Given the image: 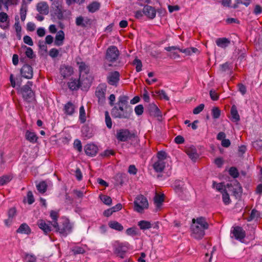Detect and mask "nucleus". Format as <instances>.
Here are the masks:
<instances>
[{"label": "nucleus", "mask_w": 262, "mask_h": 262, "mask_svg": "<svg viewBox=\"0 0 262 262\" xmlns=\"http://www.w3.org/2000/svg\"><path fill=\"white\" fill-rule=\"evenodd\" d=\"M129 97L121 95L116 105L112 109L111 115L114 118L129 119L133 114V108L128 104Z\"/></svg>", "instance_id": "f257e3e1"}, {"label": "nucleus", "mask_w": 262, "mask_h": 262, "mask_svg": "<svg viewBox=\"0 0 262 262\" xmlns=\"http://www.w3.org/2000/svg\"><path fill=\"white\" fill-rule=\"evenodd\" d=\"M209 225L204 217H199L192 219L191 226L192 236L196 239H201L205 235V230L207 229Z\"/></svg>", "instance_id": "f03ea898"}, {"label": "nucleus", "mask_w": 262, "mask_h": 262, "mask_svg": "<svg viewBox=\"0 0 262 262\" xmlns=\"http://www.w3.org/2000/svg\"><path fill=\"white\" fill-rule=\"evenodd\" d=\"M173 188L175 192L182 199L188 200L190 197L189 192L186 189L184 182L176 180L173 184Z\"/></svg>", "instance_id": "7ed1b4c3"}, {"label": "nucleus", "mask_w": 262, "mask_h": 262, "mask_svg": "<svg viewBox=\"0 0 262 262\" xmlns=\"http://www.w3.org/2000/svg\"><path fill=\"white\" fill-rule=\"evenodd\" d=\"M52 226L56 229L57 232L63 236H66L68 234H70L72 232L73 228L72 225L68 220L64 221L60 227L58 223L56 222L52 224Z\"/></svg>", "instance_id": "20e7f679"}, {"label": "nucleus", "mask_w": 262, "mask_h": 262, "mask_svg": "<svg viewBox=\"0 0 262 262\" xmlns=\"http://www.w3.org/2000/svg\"><path fill=\"white\" fill-rule=\"evenodd\" d=\"M32 85V82L28 81L27 84L19 90V92L22 95L24 100L27 102H30L34 97V94L31 89Z\"/></svg>", "instance_id": "39448f33"}, {"label": "nucleus", "mask_w": 262, "mask_h": 262, "mask_svg": "<svg viewBox=\"0 0 262 262\" xmlns=\"http://www.w3.org/2000/svg\"><path fill=\"white\" fill-rule=\"evenodd\" d=\"M148 203L143 195L137 196L134 201V210L138 212H142L144 209L147 208Z\"/></svg>", "instance_id": "423d86ee"}, {"label": "nucleus", "mask_w": 262, "mask_h": 262, "mask_svg": "<svg viewBox=\"0 0 262 262\" xmlns=\"http://www.w3.org/2000/svg\"><path fill=\"white\" fill-rule=\"evenodd\" d=\"M127 243H117L114 246V253L118 257L124 258L125 253L128 250Z\"/></svg>", "instance_id": "0eeeda50"}, {"label": "nucleus", "mask_w": 262, "mask_h": 262, "mask_svg": "<svg viewBox=\"0 0 262 262\" xmlns=\"http://www.w3.org/2000/svg\"><path fill=\"white\" fill-rule=\"evenodd\" d=\"M85 83L86 85L90 86V80L86 77L85 79H79L78 80L76 79H71L70 81L68 82V86L70 89L72 90H76L79 89L80 86L82 84Z\"/></svg>", "instance_id": "6e6552de"}, {"label": "nucleus", "mask_w": 262, "mask_h": 262, "mask_svg": "<svg viewBox=\"0 0 262 262\" xmlns=\"http://www.w3.org/2000/svg\"><path fill=\"white\" fill-rule=\"evenodd\" d=\"M119 55L118 48L115 46H112L107 49L105 57L108 61L114 62L118 59Z\"/></svg>", "instance_id": "1a4fd4ad"}, {"label": "nucleus", "mask_w": 262, "mask_h": 262, "mask_svg": "<svg viewBox=\"0 0 262 262\" xmlns=\"http://www.w3.org/2000/svg\"><path fill=\"white\" fill-rule=\"evenodd\" d=\"M116 137L118 141L125 142L133 137V134L127 129H120L117 131Z\"/></svg>", "instance_id": "9d476101"}, {"label": "nucleus", "mask_w": 262, "mask_h": 262, "mask_svg": "<svg viewBox=\"0 0 262 262\" xmlns=\"http://www.w3.org/2000/svg\"><path fill=\"white\" fill-rule=\"evenodd\" d=\"M106 91V86L104 84H99L96 90L95 95L98 98V102L103 104L105 100V94Z\"/></svg>", "instance_id": "9b49d317"}, {"label": "nucleus", "mask_w": 262, "mask_h": 262, "mask_svg": "<svg viewBox=\"0 0 262 262\" xmlns=\"http://www.w3.org/2000/svg\"><path fill=\"white\" fill-rule=\"evenodd\" d=\"M20 73L22 77L26 79H31L33 76V69L29 64H25L20 69Z\"/></svg>", "instance_id": "f8f14e48"}, {"label": "nucleus", "mask_w": 262, "mask_h": 262, "mask_svg": "<svg viewBox=\"0 0 262 262\" xmlns=\"http://www.w3.org/2000/svg\"><path fill=\"white\" fill-rule=\"evenodd\" d=\"M231 233L233 234L236 239L241 242H242L246 236L245 231L242 227L239 226L234 227L233 230L231 231Z\"/></svg>", "instance_id": "ddd939ff"}, {"label": "nucleus", "mask_w": 262, "mask_h": 262, "mask_svg": "<svg viewBox=\"0 0 262 262\" xmlns=\"http://www.w3.org/2000/svg\"><path fill=\"white\" fill-rule=\"evenodd\" d=\"M120 79V74L117 71H114L109 73L107 77L108 83L112 85H117Z\"/></svg>", "instance_id": "4468645a"}, {"label": "nucleus", "mask_w": 262, "mask_h": 262, "mask_svg": "<svg viewBox=\"0 0 262 262\" xmlns=\"http://www.w3.org/2000/svg\"><path fill=\"white\" fill-rule=\"evenodd\" d=\"M75 23L78 26L85 28L91 26L92 20L87 17H83L82 16H80L76 18Z\"/></svg>", "instance_id": "2eb2a0df"}, {"label": "nucleus", "mask_w": 262, "mask_h": 262, "mask_svg": "<svg viewBox=\"0 0 262 262\" xmlns=\"http://www.w3.org/2000/svg\"><path fill=\"white\" fill-rule=\"evenodd\" d=\"M98 147L94 144H88L84 147V151L86 155L93 157L98 152Z\"/></svg>", "instance_id": "dca6fc26"}, {"label": "nucleus", "mask_w": 262, "mask_h": 262, "mask_svg": "<svg viewBox=\"0 0 262 262\" xmlns=\"http://www.w3.org/2000/svg\"><path fill=\"white\" fill-rule=\"evenodd\" d=\"M143 14L150 19H153L156 17V10L152 6H145L143 8Z\"/></svg>", "instance_id": "f3484780"}, {"label": "nucleus", "mask_w": 262, "mask_h": 262, "mask_svg": "<svg viewBox=\"0 0 262 262\" xmlns=\"http://www.w3.org/2000/svg\"><path fill=\"white\" fill-rule=\"evenodd\" d=\"M79 64V71L80 79H83L84 74H88L90 71L89 67L84 62H77Z\"/></svg>", "instance_id": "a211bd4d"}, {"label": "nucleus", "mask_w": 262, "mask_h": 262, "mask_svg": "<svg viewBox=\"0 0 262 262\" xmlns=\"http://www.w3.org/2000/svg\"><path fill=\"white\" fill-rule=\"evenodd\" d=\"M186 152L189 158H190L193 162H195L199 158V155L197 152V150L193 146L187 147L186 149Z\"/></svg>", "instance_id": "6ab92c4d"}, {"label": "nucleus", "mask_w": 262, "mask_h": 262, "mask_svg": "<svg viewBox=\"0 0 262 262\" xmlns=\"http://www.w3.org/2000/svg\"><path fill=\"white\" fill-rule=\"evenodd\" d=\"M48 223L49 224L46 223L43 220H39L37 222V225L39 228L46 234L51 231V227L50 226V225H52V222H48Z\"/></svg>", "instance_id": "aec40b11"}, {"label": "nucleus", "mask_w": 262, "mask_h": 262, "mask_svg": "<svg viewBox=\"0 0 262 262\" xmlns=\"http://www.w3.org/2000/svg\"><path fill=\"white\" fill-rule=\"evenodd\" d=\"M73 72V68L70 66L63 65L60 67V72L64 78L70 76Z\"/></svg>", "instance_id": "412c9836"}, {"label": "nucleus", "mask_w": 262, "mask_h": 262, "mask_svg": "<svg viewBox=\"0 0 262 262\" xmlns=\"http://www.w3.org/2000/svg\"><path fill=\"white\" fill-rule=\"evenodd\" d=\"M215 43L218 47L225 49L229 46L231 41L228 38L222 37L216 39Z\"/></svg>", "instance_id": "4be33fe9"}, {"label": "nucleus", "mask_w": 262, "mask_h": 262, "mask_svg": "<svg viewBox=\"0 0 262 262\" xmlns=\"http://www.w3.org/2000/svg\"><path fill=\"white\" fill-rule=\"evenodd\" d=\"M64 39V33L63 31H59L55 36V40L54 41V45L57 46H61L63 43V40Z\"/></svg>", "instance_id": "5701e85b"}, {"label": "nucleus", "mask_w": 262, "mask_h": 262, "mask_svg": "<svg viewBox=\"0 0 262 262\" xmlns=\"http://www.w3.org/2000/svg\"><path fill=\"white\" fill-rule=\"evenodd\" d=\"M75 105L71 102L67 103L63 108L64 114L67 115L71 116L75 112Z\"/></svg>", "instance_id": "b1692460"}, {"label": "nucleus", "mask_w": 262, "mask_h": 262, "mask_svg": "<svg viewBox=\"0 0 262 262\" xmlns=\"http://www.w3.org/2000/svg\"><path fill=\"white\" fill-rule=\"evenodd\" d=\"M37 10L41 14H47L49 12V7L47 3H39L37 5Z\"/></svg>", "instance_id": "393cba45"}, {"label": "nucleus", "mask_w": 262, "mask_h": 262, "mask_svg": "<svg viewBox=\"0 0 262 262\" xmlns=\"http://www.w3.org/2000/svg\"><path fill=\"white\" fill-rule=\"evenodd\" d=\"M152 166L156 172H161L163 171L165 167V161L157 160L154 163Z\"/></svg>", "instance_id": "a878e982"}, {"label": "nucleus", "mask_w": 262, "mask_h": 262, "mask_svg": "<svg viewBox=\"0 0 262 262\" xmlns=\"http://www.w3.org/2000/svg\"><path fill=\"white\" fill-rule=\"evenodd\" d=\"M25 138L26 140L32 143H35L37 142L38 137L35 133L27 130L25 134Z\"/></svg>", "instance_id": "bb28decb"}, {"label": "nucleus", "mask_w": 262, "mask_h": 262, "mask_svg": "<svg viewBox=\"0 0 262 262\" xmlns=\"http://www.w3.org/2000/svg\"><path fill=\"white\" fill-rule=\"evenodd\" d=\"M100 7V3L95 1L90 3L88 6L87 9L91 13H94L98 11Z\"/></svg>", "instance_id": "cd10ccee"}, {"label": "nucleus", "mask_w": 262, "mask_h": 262, "mask_svg": "<svg viewBox=\"0 0 262 262\" xmlns=\"http://www.w3.org/2000/svg\"><path fill=\"white\" fill-rule=\"evenodd\" d=\"M231 115L232 121L238 122L240 120V117L235 105L232 106L231 108Z\"/></svg>", "instance_id": "c85d7f7f"}, {"label": "nucleus", "mask_w": 262, "mask_h": 262, "mask_svg": "<svg viewBox=\"0 0 262 262\" xmlns=\"http://www.w3.org/2000/svg\"><path fill=\"white\" fill-rule=\"evenodd\" d=\"M31 232L29 226L25 224H22L17 230V232L28 234Z\"/></svg>", "instance_id": "c756f323"}, {"label": "nucleus", "mask_w": 262, "mask_h": 262, "mask_svg": "<svg viewBox=\"0 0 262 262\" xmlns=\"http://www.w3.org/2000/svg\"><path fill=\"white\" fill-rule=\"evenodd\" d=\"M109 227L117 231H122L123 229L122 225L116 221H111L108 223Z\"/></svg>", "instance_id": "7c9ffc66"}, {"label": "nucleus", "mask_w": 262, "mask_h": 262, "mask_svg": "<svg viewBox=\"0 0 262 262\" xmlns=\"http://www.w3.org/2000/svg\"><path fill=\"white\" fill-rule=\"evenodd\" d=\"M138 225L141 230H144L151 228V224L146 221H141L138 222Z\"/></svg>", "instance_id": "2f4dec72"}, {"label": "nucleus", "mask_w": 262, "mask_h": 262, "mask_svg": "<svg viewBox=\"0 0 262 262\" xmlns=\"http://www.w3.org/2000/svg\"><path fill=\"white\" fill-rule=\"evenodd\" d=\"M180 52L184 53L186 55H191L192 53L199 52V50L196 48L191 47L185 49H181Z\"/></svg>", "instance_id": "473e14b6"}, {"label": "nucleus", "mask_w": 262, "mask_h": 262, "mask_svg": "<svg viewBox=\"0 0 262 262\" xmlns=\"http://www.w3.org/2000/svg\"><path fill=\"white\" fill-rule=\"evenodd\" d=\"M27 6L23 4L21 5L20 9V18L21 21H24L27 15Z\"/></svg>", "instance_id": "72a5a7b5"}, {"label": "nucleus", "mask_w": 262, "mask_h": 262, "mask_svg": "<svg viewBox=\"0 0 262 262\" xmlns=\"http://www.w3.org/2000/svg\"><path fill=\"white\" fill-rule=\"evenodd\" d=\"M36 187L39 192L43 193L46 191L47 185L45 181H42L36 185Z\"/></svg>", "instance_id": "f704fd0d"}, {"label": "nucleus", "mask_w": 262, "mask_h": 262, "mask_svg": "<svg viewBox=\"0 0 262 262\" xmlns=\"http://www.w3.org/2000/svg\"><path fill=\"white\" fill-rule=\"evenodd\" d=\"M79 120L81 123H84L86 121L85 112L83 106L79 108Z\"/></svg>", "instance_id": "c9c22d12"}, {"label": "nucleus", "mask_w": 262, "mask_h": 262, "mask_svg": "<svg viewBox=\"0 0 262 262\" xmlns=\"http://www.w3.org/2000/svg\"><path fill=\"white\" fill-rule=\"evenodd\" d=\"M133 64L136 67V70L137 72L142 71V63L141 60L136 58L133 61Z\"/></svg>", "instance_id": "e433bc0d"}, {"label": "nucleus", "mask_w": 262, "mask_h": 262, "mask_svg": "<svg viewBox=\"0 0 262 262\" xmlns=\"http://www.w3.org/2000/svg\"><path fill=\"white\" fill-rule=\"evenodd\" d=\"M11 179L12 177L9 175H5L0 177V185L3 186L7 184Z\"/></svg>", "instance_id": "4c0bfd02"}, {"label": "nucleus", "mask_w": 262, "mask_h": 262, "mask_svg": "<svg viewBox=\"0 0 262 262\" xmlns=\"http://www.w3.org/2000/svg\"><path fill=\"white\" fill-rule=\"evenodd\" d=\"M23 48L26 50L25 54L27 57L30 59H32L34 56V53L33 50L30 47H28L26 46L22 47Z\"/></svg>", "instance_id": "58836bf2"}, {"label": "nucleus", "mask_w": 262, "mask_h": 262, "mask_svg": "<svg viewBox=\"0 0 262 262\" xmlns=\"http://www.w3.org/2000/svg\"><path fill=\"white\" fill-rule=\"evenodd\" d=\"M105 122L106 126L110 129L112 127V119L108 111L105 112Z\"/></svg>", "instance_id": "ea45409f"}, {"label": "nucleus", "mask_w": 262, "mask_h": 262, "mask_svg": "<svg viewBox=\"0 0 262 262\" xmlns=\"http://www.w3.org/2000/svg\"><path fill=\"white\" fill-rule=\"evenodd\" d=\"M99 197L102 202L105 205H110L112 204V200L110 196L105 195H100Z\"/></svg>", "instance_id": "a19ab883"}, {"label": "nucleus", "mask_w": 262, "mask_h": 262, "mask_svg": "<svg viewBox=\"0 0 262 262\" xmlns=\"http://www.w3.org/2000/svg\"><path fill=\"white\" fill-rule=\"evenodd\" d=\"M212 116L213 119H218L221 115V111L217 107H214L211 111Z\"/></svg>", "instance_id": "79ce46f5"}, {"label": "nucleus", "mask_w": 262, "mask_h": 262, "mask_svg": "<svg viewBox=\"0 0 262 262\" xmlns=\"http://www.w3.org/2000/svg\"><path fill=\"white\" fill-rule=\"evenodd\" d=\"M222 199L223 202L226 205L229 204L230 201V197L225 189L223 190V191L222 192Z\"/></svg>", "instance_id": "37998d69"}, {"label": "nucleus", "mask_w": 262, "mask_h": 262, "mask_svg": "<svg viewBox=\"0 0 262 262\" xmlns=\"http://www.w3.org/2000/svg\"><path fill=\"white\" fill-rule=\"evenodd\" d=\"M229 173L233 178H236L239 176L238 170L235 167H232L229 169Z\"/></svg>", "instance_id": "c03bdc74"}, {"label": "nucleus", "mask_w": 262, "mask_h": 262, "mask_svg": "<svg viewBox=\"0 0 262 262\" xmlns=\"http://www.w3.org/2000/svg\"><path fill=\"white\" fill-rule=\"evenodd\" d=\"M72 251L74 255H76L84 253L85 250L81 247L75 246L72 249Z\"/></svg>", "instance_id": "a18cd8bd"}, {"label": "nucleus", "mask_w": 262, "mask_h": 262, "mask_svg": "<svg viewBox=\"0 0 262 262\" xmlns=\"http://www.w3.org/2000/svg\"><path fill=\"white\" fill-rule=\"evenodd\" d=\"M1 2L7 11L9 9V5L16 4L14 0H1Z\"/></svg>", "instance_id": "49530a36"}, {"label": "nucleus", "mask_w": 262, "mask_h": 262, "mask_svg": "<svg viewBox=\"0 0 262 262\" xmlns=\"http://www.w3.org/2000/svg\"><path fill=\"white\" fill-rule=\"evenodd\" d=\"M156 93L158 95L160 99H163L166 101H168L169 99L165 92L163 90L158 91L156 92Z\"/></svg>", "instance_id": "de8ad7c7"}, {"label": "nucleus", "mask_w": 262, "mask_h": 262, "mask_svg": "<svg viewBox=\"0 0 262 262\" xmlns=\"http://www.w3.org/2000/svg\"><path fill=\"white\" fill-rule=\"evenodd\" d=\"M25 259L26 262H36V257L33 254L26 253L25 254Z\"/></svg>", "instance_id": "09e8293b"}, {"label": "nucleus", "mask_w": 262, "mask_h": 262, "mask_svg": "<svg viewBox=\"0 0 262 262\" xmlns=\"http://www.w3.org/2000/svg\"><path fill=\"white\" fill-rule=\"evenodd\" d=\"M55 15L56 16L57 18L59 20H63L64 19V17L62 12V11L61 9L58 7L55 11Z\"/></svg>", "instance_id": "8fccbe9b"}, {"label": "nucleus", "mask_w": 262, "mask_h": 262, "mask_svg": "<svg viewBox=\"0 0 262 262\" xmlns=\"http://www.w3.org/2000/svg\"><path fill=\"white\" fill-rule=\"evenodd\" d=\"M154 201L158 206H160L164 201L163 195H156Z\"/></svg>", "instance_id": "3c124183"}, {"label": "nucleus", "mask_w": 262, "mask_h": 262, "mask_svg": "<svg viewBox=\"0 0 262 262\" xmlns=\"http://www.w3.org/2000/svg\"><path fill=\"white\" fill-rule=\"evenodd\" d=\"M9 17L7 14L5 12H2L0 13V22L1 23H9Z\"/></svg>", "instance_id": "603ef678"}, {"label": "nucleus", "mask_w": 262, "mask_h": 262, "mask_svg": "<svg viewBox=\"0 0 262 262\" xmlns=\"http://www.w3.org/2000/svg\"><path fill=\"white\" fill-rule=\"evenodd\" d=\"M157 160L164 161L167 158V154L164 151H160L157 153Z\"/></svg>", "instance_id": "864d4df0"}, {"label": "nucleus", "mask_w": 262, "mask_h": 262, "mask_svg": "<svg viewBox=\"0 0 262 262\" xmlns=\"http://www.w3.org/2000/svg\"><path fill=\"white\" fill-rule=\"evenodd\" d=\"M144 108L142 104L137 105L135 108V112L137 115H141L143 113Z\"/></svg>", "instance_id": "5fc2aeb1"}, {"label": "nucleus", "mask_w": 262, "mask_h": 262, "mask_svg": "<svg viewBox=\"0 0 262 262\" xmlns=\"http://www.w3.org/2000/svg\"><path fill=\"white\" fill-rule=\"evenodd\" d=\"M66 4L69 6H71L72 4L76 3L78 5H81L84 3L85 0H65Z\"/></svg>", "instance_id": "6e6d98bb"}, {"label": "nucleus", "mask_w": 262, "mask_h": 262, "mask_svg": "<svg viewBox=\"0 0 262 262\" xmlns=\"http://www.w3.org/2000/svg\"><path fill=\"white\" fill-rule=\"evenodd\" d=\"M74 147L75 149H76L79 152L81 151L82 145H81V141L79 140L76 139L74 141Z\"/></svg>", "instance_id": "4d7b16f0"}, {"label": "nucleus", "mask_w": 262, "mask_h": 262, "mask_svg": "<svg viewBox=\"0 0 262 262\" xmlns=\"http://www.w3.org/2000/svg\"><path fill=\"white\" fill-rule=\"evenodd\" d=\"M59 54V51L57 49L52 48L51 49L49 53V55L52 58H55L58 56Z\"/></svg>", "instance_id": "13d9d810"}, {"label": "nucleus", "mask_w": 262, "mask_h": 262, "mask_svg": "<svg viewBox=\"0 0 262 262\" xmlns=\"http://www.w3.org/2000/svg\"><path fill=\"white\" fill-rule=\"evenodd\" d=\"M23 40H24V42L26 44H27L29 46H32L33 45V40H32V38L29 36H28V35L24 36V37L23 38Z\"/></svg>", "instance_id": "bf43d9fd"}, {"label": "nucleus", "mask_w": 262, "mask_h": 262, "mask_svg": "<svg viewBox=\"0 0 262 262\" xmlns=\"http://www.w3.org/2000/svg\"><path fill=\"white\" fill-rule=\"evenodd\" d=\"M204 104H200L199 105L195 107L193 110V113L194 114H198L200 113H201L204 108Z\"/></svg>", "instance_id": "052dcab7"}, {"label": "nucleus", "mask_w": 262, "mask_h": 262, "mask_svg": "<svg viewBox=\"0 0 262 262\" xmlns=\"http://www.w3.org/2000/svg\"><path fill=\"white\" fill-rule=\"evenodd\" d=\"M50 216L51 219L53 220V222L52 224L54 223L55 222H57V219L58 217V212L53 210H52L50 212Z\"/></svg>", "instance_id": "680f3d73"}, {"label": "nucleus", "mask_w": 262, "mask_h": 262, "mask_svg": "<svg viewBox=\"0 0 262 262\" xmlns=\"http://www.w3.org/2000/svg\"><path fill=\"white\" fill-rule=\"evenodd\" d=\"M238 91L242 95H244L247 92V89L245 85L242 83H239L238 84Z\"/></svg>", "instance_id": "e2e57ef3"}, {"label": "nucleus", "mask_w": 262, "mask_h": 262, "mask_svg": "<svg viewBox=\"0 0 262 262\" xmlns=\"http://www.w3.org/2000/svg\"><path fill=\"white\" fill-rule=\"evenodd\" d=\"M149 111L156 114L158 113L160 111L158 106L154 103L150 104L149 105Z\"/></svg>", "instance_id": "0e129e2a"}, {"label": "nucleus", "mask_w": 262, "mask_h": 262, "mask_svg": "<svg viewBox=\"0 0 262 262\" xmlns=\"http://www.w3.org/2000/svg\"><path fill=\"white\" fill-rule=\"evenodd\" d=\"M27 201L29 204H32L34 202V199L31 191H29L27 193Z\"/></svg>", "instance_id": "69168bd1"}, {"label": "nucleus", "mask_w": 262, "mask_h": 262, "mask_svg": "<svg viewBox=\"0 0 262 262\" xmlns=\"http://www.w3.org/2000/svg\"><path fill=\"white\" fill-rule=\"evenodd\" d=\"M128 172L131 174H136L137 172V169L134 165H130L128 167Z\"/></svg>", "instance_id": "338daca9"}, {"label": "nucleus", "mask_w": 262, "mask_h": 262, "mask_svg": "<svg viewBox=\"0 0 262 262\" xmlns=\"http://www.w3.org/2000/svg\"><path fill=\"white\" fill-rule=\"evenodd\" d=\"M210 96L212 100H217L219 98V96L216 92L214 90H210Z\"/></svg>", "instance_id": "774afa93"}]
</instances>
